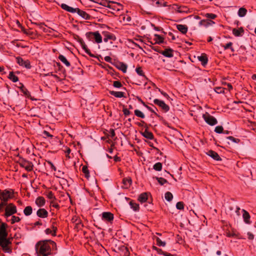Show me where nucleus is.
I'll return each mask as SVG.
<instances>
[{"label":"nucleus","mask_w":256,"mask_h":256,"mask_svg":"<svg viewBox=\"0 0 256 256\" xmlns=\"http://www.w3.org/2000/svg\"><path fill=\"white\" fill-rule=\"evenodd\" d=\"M228 138L234 142H239L238 139H236L232 136H228Z\"/></svg>","instance_id":"52"},{"label":"nucleus","mask_w":256,"mask_h":256,"mask_svg":"<svg viewBox=\"0 0 256 256\" xmlns=\"http://www.w3.org/2000/svg\"><path fill=\"white\" fill-rule=\"evenodd\" d=\"M76 12H78V14L82 18L86 20H88L90 16L88 14H87L86 12L80 10L79 8H78V10Z\"/></svg>","instance_id":"29"},{"label":"nucleus","mask_w":256,"mask_h":256,"mask_svg":"<svg viewBox=\"0 0 256 256\" xmlns=\"http://www.w3.org/2000/svg\"><path fill=\"white\" fill-rule=\"evenodd\" d=\"M82 48H83L84 50H85L87 54H88V55H90V56H92V55L90 54V52L89 50H88V49L86 48V46H83Z\"/></svg>","instance_id":"53"},{"label":"nucleus","mask_w":256,"mask_h":256,"mask_svg":"<svg viewBox=\"0 0 256 256\" xmlns=\"http://www.w3.org/2000/svg\"><path fill=\"white\" fill-rule=\"evenodd\" d=\"M13 196V192L10 190H4L0 192V199L4 202H6Z\"/></svg>","instance_id":"3"},{"label":"nucleus","mask_w":256,"mask_h":256,"mask_svg":"<svg viewBox=\"0 0 256 256\" xmlns=\"http://www.w3.org/2000/svg\"><path fill=\"white\" fill-rule=\"evenodd\" d=\"M154 1V3L152 4V5L156 6H158V4H160L159 1L157 0H152Z\"/></svg>","instance_id":"57"},{"label":"nucleus","mask_w":256,"mask_h":256,"mask_svg":"<svg viewBox=\"0 0 256 256\" xmlns=\"http://www.w3.org/2000/svg\"><path fill=\"white\" fill-rule=\"evenodd\" d=\"M224 88L221 87H217L214 89V91L218 94H222L224 92Z\"/></svg>","instance_id":"45"},{"label":"nucleus","mask_w":256,"mask_h":256,"mask_svg":"<svg viewBox=\"0 0 256 256\" xmlns=\"http://www.w3.org/2000/svg\"><path fill=\"white\" fill-rule=\"evenodd\" d=\"M9 78L13 82H16L18 80V78L12 72L9 74Z\"/></svg>","instance_id":"37"},{"label":"nucleus","mask_w":256,"mask_h":256,"mask_svg":"<svg viewBox=\"0 0 256 256\" xmlns=\"http://www.w3.org/2000/svg\"><path fill=\"white\" fill-rule=\"evenodd\" d=\"M197 58L204 66L208 62V58L205 54H202L200 56H198Z\"/></svg>","instance_id":"19"},{"label":"nucleus","mask_w":256,"mask_h":256,"mask_svg":"<svg viewBox=\"0 0 256 256\" xmlns=\"http://www.w3.org/2000/svg\"><path fill=\"white\" fill-rule=\"evenodd\" d=\"M113 86L114 87L116 88H120V87H122V84L120 82L116 80L114 82Z\"/></svg>","instance_id":"44"},{"label":"nucleus","mask_w":256,"mask_h":256,"mask_svg":"<svg viewBox=\"0 0 256 256\" xmlns=\"http://www.w3.org/2000/svg\"><path fill=\"white\" fill-rule=\"evenodd\" d=\"M38 216L42 218H46L48 216V212L44 208L39 209L36 212Z\"/></svg>","instance_id":"14"},{"label":"nucleus","mask_w":256,"mask_h":256,"mask_svg":"<svg viewBox=\"0 0 256 256\" xmlns=\"http://www.w3.org/2000/svg\"><path fill=\"white\" fill-rule=\"evenodd\" d=\"M127 68V66L122 62H120L118 64V68L124 73L126 72Z\"/></svg>","instance_id":"30"},{"label":"nucleus","mask_w":256,"mask_h":256,"mask_svg":"<svg viewBox=\"0 0 256 256\" xmlns=\"http://www.w3.org/2000/svg\"><path fill=\"white\" fill-rule=\"evenodd\" d=\"M5 211V216L8 218L16 212V208L12 204H10L6 206Z\"/></svg>","instance_id":"4"},{"label":"nucleus","mask_w":256,"mask_h":256,"mask_svg":"<svg viewBox=\"0 0 256 256\" xmlns=\"http://www.w3.org/2000/svg\"><path fill=\"white\" fill-rule=\"evenodd\" d=\"M142 136L148 139L152 140L153 138V135L152 132H149L147 130H144L142 133Z\"/></svg>","instance_id":"33"},{"label":"nucleus","mask_w":256,"mask_h":256,"mask_svg":"<svg viewBox=\"0 0 256 256\" xmlns=\"http://www.w3.org/2000/svg\"><path fill=\"white\" fill-rule=\"evenodd\" d=\"M226 236L228 237H232V236H236V234L234 232H232V233L228 232L226 234Z\"/></svg>","instance_id":"59"},{"label":"nucleus","mask_w":256,"mask_h":256,"mask_svg":"<svg viewBox=\"0 0 256 256\" xmlns=\"http://www.w3.org/2000/svg\"><path fill=\"white\" fill-rule=\"evenodd\" d=\"M206 17L210 18V19H214L216 18V15L213 14H206Z\"/></svg>","instance_id":"49"},{"label":"nucleus","mask_w":256,"mask_h":256,"mask_svg":"<svg viewBox=\"0 0 256 256\" xmlns=\"http://www.w3.org/2000/svg\"><path fill=\"white\" fill-rule=\"evenodd\" d=\"M46 196L48 199H50V201L53 200H56V197L54 196V194L52 192H48L46 194Z\"/></svg>","instance_id":"39"},{"label":"nucleus","mask_w":256,"mask_h":256,"mask_svg":"<svg viewBox=\"0 0 256 256\" xmlns=\"http://www.w3.org/2000/svg\"><path fill=\"white\" fill-rule=\"evenodd\" d=\"M176 28L179 31L182 32V34L186 33L188 30L187 27L186 26L182 24L176 25Z\"/></svg>","instance_id":"28"},{"label":"nucleus","mask_w":256,"mask_h":256,"mask_svg":"<svg viewBox=\"0 0 256 256\" xmlns=\"http://www.w3.org/2000/svg\"><path fill=\"white\" fill-rule=\"evenodd\" d=\"M242 212L244 221L246 224H250L249 220L250 218V216L249 214L244 210H242Z\"/></svg>","instance_id":"23"},{"label":"nucleus","mask_w":256,"mask_h":256,"mask_svg":"<svg viewBox=\"0 0 256 256\" xmlns=\"http://www.w3.org/2000/svg\"><path fill=\"white\" fill-rule=\"evenodd\" d=\"M134 114L138 117H140L142 118H144L145 117L144 114L138 110H134Z\"/></svg>","instance_id":"36"},{"label":"nucleus","mask_w":256,"mask_h":256,"mask_svg":"<svg viewBox=\"0 0 256 256\" xmlns=\"http://www.w3.org/2000/svg\"><path fill=\"white\" fill-rule=\"evenodd\" d=\"M103 35L104 36V41L105 42H108L110 40H116V38L114 34L108 32H104Z\"/></svg>","instance_id":"10"},{"label":"nucleus","mask_w":256,"mask_h":256,"mask_svg":"<svg viewBox=\"0 0 256 256\" xmlns=\"http://www.w3.org/2000/svg\"><path fill=\"white\" fill-rule=\"evenodd\" d=\"M252 80H256V74H253L252 76Z\"/></svg>","instance_id":"64"},{"label":"nucleus","mask_w":256,"mask_h":256,"mask_svg":"<svg viewBox=\"0 0 256 256\" xmlns=\"http://www.w3.org/2000/svg\"><path fill=\"white\" fill-rule=\"evenodd\" d=\"M104 59V60L106 61V62H110L111 60H112L110 57L109 56H105Z\"/></svg>","instance_id":"58"},{"label":"nucleus","mask_w":256,"mask_h":256,"mask_svg":"<svg viewBox=\"0 0 256 256\" xmlns=\"http://www.w3.org/2000/svg\"><path fill=\"white\" fill-rule=\"evenodd\" d=\"M152 40L154 44H160L164 42V38L158 34H154Z\"/></svg>","instance_id":"13"},{"label":"nucleus","mask_w":256,"mask_h":256,"mask_svg":"<svg viewBox=\"0 0 256 256\" xmlns=\"http://www.w3.org/2000/svg\"><path fill=\"white\" fill-rule=\"evenodd\" d=\"M248 238L250 240H252L254 238V235L250 232H248Z\"/></svg>","instance_id":"60"},{"label":"nucleus","mask_w":256,"mask_h":256,"mask_svg":"<svg viewBox=\"0 0 256 256\" xmlns=\"http://www.w3.org/2000/svg\"><path fill=\"white\" fill-rule=\"evenodd\" d=\"M58 59L67 67H69L70 66V62L67 60L64 56L62 54L58 56Z\"/></svg>","instance_id":"25"},{"label":"nucleus","mask_w":256,"mask_h":256,"mask_svg":"<svg viewBox=\"0 0 256 256\" xmlns=\"http://www.w3.org/2000/svg\"><path fill=\"white\" fill-rule=\"evenodd\" d=\"M123 188H128L132 184V180L130 178H125L123 180Z\"/></svg>","instance_id":"24"},{"label":"nucleus","mask_w":256,"mask_h":256,"mask_svg":"<svg viewBox=\"0 0 256 256\" xmlns=\"http://www.w3.org/2000/svg\"><path fill=\"white\" fill-rule=\"evenodd\" d=\"M6 226L5 224H3L0 228V246L4 252H10L9 245L11 242L10 239L7 238L8 233L6 232Z\"/></svg>","instance_id":"2"},{"label":"nucleus","mask_w":256,"mask_h":256,"mask_svg":"<svg viewBox=\"0 0 256 256\" xmlns=\"http://www.w3.org/2000/svg\"><path fill=\"white\" fill-rule=\"evenodd\" d=\"M157 179H158V182L161 185H163L167 182L166 180H165L164 178H158Z\"/></svg>","instance_id":"48"},{"label":"nucleus","mask_w":256,"mask_h":256,"mask_svg":"<svg viewBox=\"0 0 256 256\" xmlns=\"http://www.w3.org/2000/svg\"><path fill=\"white\" fill-rule=\"evenodd\" d=\"M148 194L147 192H143L138 197V200L141 203H143L146 202L148 200Z\"/></svg>","instance_id":"20"},{"label":"nucleus","mask_w":256,"mask_h":256,"mask_svg":"<svg viewBox=\"0 0 256 256\" xmlns=\"http://www.w3.org/2000/svg\"><path fill=\"white\" fill-rule=\"evenodd\" d=\"M161 54L168 58H170L173 56L172 52L170 49L165 50H164L162 52Z\"/></svg>","instance_id":"27"},{"label":"nucleus","mask_w":256,"mask_h":256,"mask_svg":"<svg viewBox=\"0 0 256 256\" xmlns=\"http://www.w3.org/2000/svg\"><path fill=\"white\" fill-rule=\"evenodd\" d=\"M44 136H49V137H52V136L51 134H50V133L46 130H44Z\"/></svg>","instance_id":"61"},{"label":"nucleus","mask_w":256,"mask_h":256,"mask_svg":"<svg viewBox=\"0 0 256 256\" xmlns=\"http://www.w3.org/2000/svg\"><path fill=\"white\" fill-rule=\"evenodd\" d=\"M176 208L178 210H182L184 208V204L182 202H178L176 204Z\"/></svg>","instance_id":"50"},{"label":"nucleus","mask_w":256,"mask_h":256,"mask_svg":"<svg viewBox=\"0 0 256 256\" xmlns=\"http://www.w3.org/2000/svg\"><path fill=\"white\" fill-rule=\"evenodd\" d=\"M114 219L113 214L110 212H104L102 214V220L106 222H111Z\"/></svg>","instance_id":"9"},{"label":"nucleus","mask_w":256,"mask_h":256,"mask_svg":"<svg viewBox=\"0 0 256 256\" xmlns=\"http://www.w3.org/2000/svg\"><path fill=\"white\" fill-rule=\"evenodd\" d=\"M110 93L116 98H121L124 97V93L122 92L110 91Z\"/></svg>","instance_id":"21"},{"label":"nucleus","mask_w":256,"mask_h":256,"mask_svg":"<svg viewBox=\"0 0 256 256\" xmlns=\"http://www.w3.org/2000/svg\"><path fill=\"white\" fill-rule=\"evenodd\" d=\"M6 204V202L2 201V202H1L0 204V210H2L3 206H5Z\"/></svg>","instance_id":"63"},{"label":"nucleus","mask_w":256,"mask_h":256,"mask_svg":"<svg viewBox=\"0 0 256 256\" xmlns=\"http://www.w3.org/2000/svg\"><path fill=\"white\" fill-rule=\"evenodd\" d=\"M226 86H227V88L229 90H230L232 89V86L230 84H226Z\"/></svg>","instance_id":"62"},{"label":"nucleus","mask_w":256,"mask_h":256,"mask_svg":"<svg viewBox=\"0 0 256 256\" xmlns=\"http://www.w3.org/2000/svg\"><path fill=\"white\" fill-rule=\"evenodd\" d=\"M164 198L166 200L170 202L172 200L173 196L171 192H168L165 194Z\"/></svg>","instance_id":"35"},{"label":"nucleus","mask_w":256,"mask_h":256,"mask_svg":"<svg viewBox=\"0 0 256 256\" xmlns=\"http://www.w3.org/2000/svg\"><path fill=\"white\" fill-rule=\"evenodd\" d=\"M7 220L8 222H10L12 224H13L15 222H18L20 220V218L18 216H12L10 218H7Z\"/></svg>","instance_id":"31"},{"label":"nucleus","mask_w":256,"mask_h":256,"mask_svg":"<svg viewBox=\"0 0 256 256\" xmlns=\"http://www.w3.org/2000/svg\"><path fill=\"white\" fill-rule=\"evenodd\" d=\"M136 70L138 75L141 76H144V74L143 71L141 68H140V67L137 68H136Z\"/></svg>","instance_id":"46"},{"label":"nucleus","mask_w":256,"mask_h":256,"mask_svg":"<svg viewBox=\"0 0 256 256\" xmlns=\"http://www.w3.org/2000/svg\"><path fill=\"white\" fill-rule=\"evenodd\" d=\"M244 32V30L242 28H240L238 29L234 28L232 30V34L236 36H242Z\"/></svg>","instance_id":"17"},{"label":"nucleus","mask_w":256,"mask_h":256,"mask_svg":"<svg viewBox=\"0 0 256 256\" xmlns=\"http://www.w3.org/2000/svg\"><path fill=\"white\" fill-rule=\"evenodd\" d=\"M214 22L213 21L210 20L208 21L206 20H201L200 21L198 22L197 23H195L196 28H199L201 26H207L208 24H214Z\"/></svg>","instance_id":"11"},{"label":"nucleus","mask_w":256,"mask_h":256,"mask_svg":"<svg viewBox=\"0 0 256 256\" xmlns=\"http://www.w3.org/2000/svg\"><path fill=\"white\" fill-rule=\"evenodd\" d=\"M51 229H52V231L53 232V234H52V236H55L56 235V230H57L56 228V226H52V227Z\"/></svg>","instance_id":"54"},{"label":"nucleus","mask_w":256,"mask_h":256,"mask_svg":"<svg viewBox=\"0 0 256 256\" xmlns=\"http://www.w3.org/2000/svg\"><path fill=\"white\" fill-rule=\"evenodd\" d=\"M16 62L18 64L26 68H30V62L28 60H24L20 57L16 58Z\"/></svg>","instance_id":"6"},{"label":"nucleus","mask_w":256,"mask_h":256,"mask_svg":"<svg viewBox=\"0 0 256 256\" xmlns=\"http://www.w3.org/2000/svg\"><path fill=\"white\" fill-rule=\"evenodd\" d=\"M172 8L180 13L185 12H186V8L180 7L176 4L174 5Z\"/></svg>","instance_id":"26"},{"label":"nucleus","mask_w":256,"mask_h":256,"mask_svg":"<svg viewBox=\"0 0 256 256\" xmlns=\"http://www.w3.org/2000/svg\"><path fill=\"white\" fill-rule=\"evenodd\" d=\"M205 122L210 126H214L218 122L214 116H210L208 113L204 114L202 116Z\"/></svg>","instance_id":"5"},{"label":"nucleus","mask_w":256,"mask_h":256,"mask_svg":"<svg viewBox=\"0 0 256 256\" xmlns=\"http://www.w3.org/2000/svg\"><path fill=\"white\" fill-rule=\"evenodd\" d=\"M156 242L157 244L160 246H166V242H162L160 238L156 237Z\"/></svg>","instance_id":"40"},{"label":"nucleus","mask_w":256,"mask_h":256,"mask_svg":"<svg viewBox=\"0 0 256 256\" xmlns=\"http://www.w3.org/2000/svg\"><path fill=\"white\" fill-rule=\"evenodd\" d=\"M20 164L22 167L24 168L28 171H30L32 170L33 164L29 161L22 160Z\"/></svg>","instance_id":"8"},{"label":"nucleus","mask_w":256,"mask_h":256,"mask_svg":"<svg viewBox=\"0 0 256 256\" xmlns=\"http://www.w3.org/2000/svg\"><path fill=\"white\" fill-rule=\"evenodd\" d=\"M130 206L131 208L134 210H137L139 208V206L137 204L133 203L132 202L130 203Z\"/></svg>","instance_id":"42"},{"label":"nucleus","mask_w":256,"mask_h":256,"mask_svg":"<svg viewBox=\"0 0 256 256\" xmlns=\"http://www.w3.org/2000/svg\"><path fill=\"white\" fill-rule=\"evenodd\" d=\"M50 205L56 208H58V204L56 202V200L50 201Z\"/></svg>","instance_id":"51"},{"label":"nucleus","mask_w":256,"mask_h":256,"mask_svg":"<svg viewBox=\"0 0 256 256\" xmlns=\"http://www.w3.org/2000/svg\"><path fill=\"white\" fill-rule=\"evenodd\" d=\"M123 112L124 115L128 116L130 114V112L126 108L123 110Z\"/></svg>","instance_id":"56"},{"label":"nucleus","mask_w":256,"mask_h":256,"mask_svg":"<svg viewBox=\"0 0 256 256\" xmlns=\"http://www.w3.org/2000/svg\"><path fill=\"white\" fill-rule=\"evenodd\" d=\"M232 42H230L228 43L227 44H226L225 46H224L223 47L224 50H226L228 48H230L232 51H234V49L232 47Z\"/></svg>","instance_id":"47"},{"label":"nucleus","mask_w":256,"mask_h":256,"mask_svg":"<svg viewBox=\"0 0 256 256\" xmlns=\"http://www.w3.org/2000/svg\"><path fill=\"white\" fill-rule=\"evenodd\" d=\"M91 34L94 36L96 43L100 44L102 42V37L98 32H93Z\"/></svg>","instance_id":"16"},{"label":"nucleus","mask_w":256,"mask_h":256,"mask_svg":"<svg viewBox=\"0 0 256 256\" xmlns=\"http://www.w3.org/2000/svg\"><path fill=\"white\" fill-rule=\"evenodd\" d=\"M82 172L85 174V176L88 178L90 177L89 172L86 166H84L82 168Z\"/></svg>","instance_id":"41"},{"label":"nucleus","mask_w":256,"mask_h":256,"mask_svg":"<svg viewBox=\"0 0 256 256\" xmlns=\"http://www.w3.org/2000/svg\"><path fill=\"white\" fill-rule=\"evenodd\" d=\"M20 90L28 98H30L32 100H36L34 98L32 97L30 95L29 92L26 88L24 86H22L20 88Z\"/></svg>","instance_id":"22"},{"label":"nucleus","mask_w":256,"mask_h":256,"mask_svg":"<svg viewBox=\"0 0 256 256\" xmlns=\"http://www.w3.org/2000/svg\"><path fill=\"white\" fill-rule=\"evenodd\" d=\"M207 154L216 160H220V158L218 154L212 150H209L207 152Z\"/></svg>","instance_id":"15"},{"label":"nucleus","mask_w":256,"mask_h":256,"mask_svg":"<svg viewBox=\"0 0 256 256\" xmlns=\"http://www.w3.org/2000/svg\"><path fill=\"white\" fill-rule=\"evenodd\" d=\"M32 208L30 206H27L24 210V214L26 216H30L32 214Z\"/></svg>","instance_id":"32"},{"label":"nucleus","mask_w":256,"mask_h":256,"mask_svg":"<svg viewBox=\"0 0 256 256\" xmlns=\"http://www.w3.org/2000/svg\"><path fill=\"white\" fill-rule=\"evenodd\" d=\"M46 233V234H53V232L52 231V229L50 228H46L45 230Z\"/></svg>","instance_id":"55"},{"label":"nucleus","mask_w":256,"mask_h":256,"mask_svg":"<svg viewBox=\"0 0 256 256\" xmlns=\"http://www.w3.org/2000/svg\"><path fill=\"white\" fill-rule=\"evenodd\" d=\"M50 246L56 249V244L52 240L39 242L36 246L38 256H48L50 254Z\"/></svg>","instance_id":"1"},{"label":"nucleus","mask_w":256,"mask_h":256,"mask_svg":"<svg viewBox=\"0 0 256 256\" xmlns=\"http://www.w3.org/2000/svg\"><path fill=\"white\" fill-rule=\"evenodd\" d=\"M247 10L245 8H241L238 11V15L240 17L244 16L246 14Z\"/></svg>","instance_id":"34"},{"label":"nucleus","mask_w":256,"mask_h":256,"mask_svg":"<svg viewBox=\"0 0 256 256\" xmlns=\"http://www.w3.org/2000/svg\"><path fill=\"white\" fill-rule=\"evenodd\" d=\"M61 7L62 9L72 13H75L78 10V8H73L70 7L65 4H61Z\"/></svg>","instance_id":"12"},{"label":"nucleus","mask_w":256,"mask_h":256,"mask_svg":"<svg viewBox=\"0 0 256 256\" xmlns=\"http://www.w3.org/2000/svg\"><path fill=\"white\" fill-rule=\"evenodd\" d=\"M154 103L161 108L164 112H168L169 110V106L165 104L164 101L158 99H154Z\"/></svg>","instance_id":"7"},{"label":"nucleus","mask_w":256,"mask_h":256,"mask_svg":"<svg viewBox=\"0 0 256 256\" xmlns=\"http://www.w3.org/2000/svg\"><path fill=\"white\" fill-rule=\"evenodd\" d=\"M36 204L40 207L44 205L46 201L44 198L42 196H39L36 200Z\"/></svg>","instance_id":"18"},{"label":"nucleus","mask_w":256,"mask_h":256,"mask_svg":"<svg viewBox=\"0 0 256 256\" xmlns=\"http://www.w3.org/2000/svg\"><path fill=\"white\" fill-rule=\"evenodd\" d=\"M162 168V164L160 162H156L154 166V169L157 171H160Z\"/></svg>","instance_id":"38"},{"label":"nucleus","mask_w":256,"mask_h":256,"mask_svg":"<svg viewBox=\"0 0 256 256\" xmlns=\"http://www.w3.org/2000/svg\"><path fill=\"white\" fill-rule=\"evenodd\" d=\"M223 130L222 126H216L215 128L214 132L218 134H221Z\"/></svg>","instance_id":"43"}]
</instances>
